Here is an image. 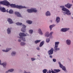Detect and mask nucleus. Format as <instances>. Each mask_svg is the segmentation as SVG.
<instances>
[{"label": "nucleus", "instance_id": "f257e3e1", "mask_svg": "<svg viewBox=\"0 0 73 73\" xmlns=\"http://www.w3.org/2000/svg\"><path fill=\"white\" fill-rule=\"evenodd\" d=\"M60 7H61L62 8V11H64V12H62L64 15H71V13H70V11H69L68 9L65 8L64 6H60Z\"/></svg>", "mask_w": 73, "mask_h": 73}, {"label": "nucleus", "instance_id": "f03ea898", "mask_svg": "<svg viewBox=\"0 0 73 73\" xmlns=\"http://www.w3.org/2000/svg\"><path fill=\"white\" fill-rule=\"evenodd\" d=\"M9 5L12 8H16L18 9L26 8V7L25 6L23 7L22 6H19L18 5H16L15 4H10Z\"/></svg>", "mask_w": 73, "mask_h": 73}, {"label": "nucleus", "instance_id": "7ed1b4c3", "mask_svg": "<svg viewBox=\"0 0 73 73\" xmlns=\"http://www.w3.org/2000/svg\"><path fill=\"white\" fill-rule=\"evenodd\" d=\"M26 36L27 35L25 33H20L19 34V36H20L19 38H22V40L23 41H25V38H23V36H24V37H25V36Z\"/></svg>", "mask_w": 73, "mask_h": 73}, {"label": "nucleus", "instance_id": "20e7f679", "mask_svg": "<svg viewBox=\"0 0 73 73\" xmlns=\"http://www.w3.org/2000/svg\"><path fill=\"white\" fill-rule=\"evenodd\" d=\"M0 3L1 4H2L4 5H6V6H8V5H9V3L8 2V1L5 0L1 2Z\"/></svg>", "mask_w": 73, "mask_h": 73}, {"label": "nucleus", "instance_id": "39448f33", "mask_svg": "<svg viewBox=\"0 0 73 73\" xmlns=\"http://www.w3.org/2000/svg\"><path fill=\"white\" fill-rule=\"evenodd\" d=\"M27 11L28 13H32V12L36 13L37 12L36 9L35 8H31V9H28Z\"/></svg>", "mask_w": 73, "mask_h": 73}, {"label": "nucleus", "instance_id": "423d86ee", "mask_svg": "<svg viewBox=\"0 0 73 73\" xmlns=\"http://www.w3.org/2000/svg\"><path fill=\"white\" fill-rule=\"evenodd\" d=\"M59 44H60V42H56L55 43V46L54 48L55 50L56 51L59 50H60V48H58V46Z\"/></svg>", "mask_w": 73, "mask_h": 73}, {"label": "nucleus", "instance_id": "0eeeda50", "mask_svg": "<svg viewBox=\"0 0 73 73\" xmlns=\"http://www.w3.org/2000/svg\"><path fill=\"white\" fill-rule=\"evenodd\" d=\"M58 63L59 64L60 67L62 68V70H66V68H65V67L63 66V65L61 64L60 63V62H58Z\"/></svg>", "mask_w": 73, "mask_h": 73}, {"label": "nucleus", "instance_id": "6e6552de", "mask_svg": "<svg viewBox=\"0 0 73 73\" xmlns=\"http://www.w3.org/2000/svg\"><path fill=\"white\" fill-rule=\"evenodd\" d=\"M23 27L21 29V31L22 32H24L25 33V31H26V26H25V25H23Z\"/></svg>", "mask_w": 73, "mask_h": 73}, {"label": "nucleus", "instance_id": "1a4fd4ad", "mask_svg": "<svg viewBox=\"0 0 73 73\" xmlns=\"http://www.w3.org/2000/svg\"><path fill=\"white\" fill-rule=\"evenodd\" d=\"M54 71L53 70H52L51 71V73H58V72H60L61 70L59 69H54Z\"/></svg>", "mask_w": 73, "mask_h": 73}, {"label": "nucleus", "instance_id": "9d476101", "mask_svg": "<svg viewBox=\"0 0 73 73\" xmlns=\"http://www.w3.org/2000/svg\"><path fill=\"white\" fill-rule=\"evenodd\" d=\"M48 53L49 55H51V54H52L53 53V48H52L51 49L48 51Z\"/></svg>", "mask_w": 73, "mask_h": 73}, {"label": "nucleus", "instance_id": "9b49d317", "mask_svg": "<svg viewBox=\"0 0 73 73\" xmlns=\"http://www.w3.org/2000/svg\"><path fill=\"white\" fill-rule=\"evenodd\" d=\"M72 5L68 3L66 5H65V7L66 8H67L69 9L71 8V7H72Z\"/></svg>", "mask_w": 73, "mask_h": 73}, {"label": "nucleus", "instance_id": "f8f14e48", "mask_svg": "<svg viewBox=\"0 0 73 73\" xmlns=\"http://www.w3.org/2000/svg\"><path fill=\"white\" fill-rule=\"evenodd\" d=\"M68 30H69V28H65L64 29H61V31L62 32H66L67 31H68Z\"/></svg>", "mask_w": 73, "mask_h": 73}, {"label": "nucleus", "instance_id": "ddd939ff", "mask_svg": "<svg viewBox=\"0 0 73 73\" xmlns=\"http://www.w3.org/2000/svg\"><path fill=\"white\" fill-rule=\"evenodd\" d=\"M15 14L18 17H21V15L20 14V13L19 12H15Z\"/></svg>", "mask_w": 73, "mask_h": 73}, {"label": "nucleus", "instance_id": "4468645a", "mask_svg": "<svg viewBox=\"0 0 73 73\" xmlns=\"http://www.w3.org/2000/svg\"><path fill=\"white\" fill-rule=\"evenodd\" d=\"M0 65H3V67H5V66L6 65H7V63L5 62H4L2 64H1V60H0Z\"/></svg>", "mask_w": 73, "mask_h": 73}, {"label": "nucleus", "instance_id": "2eb2a0df", "mask_svg": "<svg viewBox=\"0 0 73 73\" xmlns=\"http://www.w3.org/2000/svg\"><path fill=\"white\" fill-rule=\"evenodd\" d=\"M45 36L46 37H49L50 36V34H49V32H46V33L45 34Z\"/></svg>", "mask_w": 73, "mask_h": 73}, {"label": "nucleus", "instance_id": "dca6fc26", "mask_svg": "<svg viewBox=\"0 0 73 73\" xmlns=\"http://www.w3.org/2000/svg\"><path fill=\"white\" fill-rule=\"evenodd\" d=\"M0 9L1 11L2 12H6V10H5V9L4 7L0 8Z\"/></svg>", "mask_w": 73, "mask_h": 73}, {"label": "nucleus", "instance_id": "f3484780", "mask_svg": "<svg viewBox=\"0 0 73 73\" xmlns=\"http://www.w3.org/2000/svg\"><path fill=\"white\" fill-rule=\"evenodd\" d=\"M7 21H8V22H9L10 24H12V23H13V22L11 19L9 18L8 19H7Z\"/></svg>", "mask_w": 73, "mask_h": 73}, {"label": "nucleus", "instance_id": "a211bd4d", "mask_svg": "<svg viewBox=\"0 0 73 73\" xmlns=\"http://www.w3.org/2000/svg\"><path fill=\"white\" fill-rule=\"evenodd\" d=\"M11 48H7L6 49V50H2V51H3V52H8L9 51V50H11Z\"/></svg>", "mask_w": 73, "mask_h": 73}, {"label": "nucleus", "instance_id": "6ab92c4d", "mask_svg": "<svg viewBox=\"0 0 73 73\" xmlns=\"http://www.w3.org/2000/svg\"><path fill=\"white\" fill-rule=\"evenodd\" d=\"M60 21V19L58 17H57L56 19V21L57 23H59Z\"/></svg>", "mask_w": 73, "mask_h": 73}, {"label": "nucleus", "instance_id": "aec40b11", "mask_svg": "<svg viewBox=\"0 0 73 73\" xmlns=\"http://www.w3.org/2000/svg\"><path fill=\"white\" fill-rule=\"evenodd\" d=\"M44 44V41H43L40 43L39 45L40 47H41Z\"/></svg>", "mask_w": 73, "mask_h": 73}, {"label": "nucleus", "instance_id": "412c9836", "mask_svg": "<svg viewBox=\"0 0 73 73\" xmlns=\"http://www.w3.org/2000/svg\"><path fill=\"white\" fill-rule=\"evenodd\" d=\"M46 15L47 16H50V13L49 11H47L46 13Z\"/></svg>", "mask_w": 73, "mask_h": 73}, {"label": "nucleus", "instance_id": "4be33fe9", "mask_svg": "<svg viewBox=\"0 0 73 73\" xmlns=\"http://www.w3.org/2000/svg\"><path fill=\"white\" fill-rule=\"evenodd\" d=\"M12 29L11 28V29H9V28H8L7 30V33L8 34H10L11 33V29Z\"/></svg>", "mask_w": 73, "mask_h": 73}, {"label": "nucleus", "instance_id": "5701e85b", "mask_svg": "<svg viewBox=\"0 0 73 73\" xmlns=\"http://www.w3.org/2000/svg\"><path fill=\"white\" fill-rule=\"evenodd\" d=\"M38 31L39 32V33L41 35H43V33H42V31L41 30V29H38Z\"/></svg>", "mask_w": 73, "mask_h": 73}, {"label": "nucleus", "instance_id": "b1692460", "mask_svg": "<svg viewBox=\"0 0 73 73\" xmlns=\"http://www.w3.org/2000/svg\"><path fill=\"white\" fill-rule=\"evenodd\" d=\"M66 43L67 45H70V40H67L66 41Z\"/></svg>", "mask_w": 73, "mask_h": 73}, {"label": "nucleus", "instance_id": "393cba45", "mask_svg": "<svg viewBox=\"0 0 73 73\" xmlns=\"http://www.w3.org/2000/svg\"><path fill=\"white\" fill-rule=\"evenodd\" d=\"M14 70H13V69H10V70H9L8 71H6V73H8V72H13V71Z\"/></svg>", "mask_w": 73, "mask_h": 73}, {"label": "nucleus", "instance_id": "a878e982", "mask_svg": "<svg viewBox=\"0 0 73 73\" xmlns=\"http://www.w3.org/2000/svg\"><path fill=\"white\" fill-rule=\"evenodd\" d=\"M41 41V40H36L35 41V43L37 44L38 43L40 42Z\"/></svg>", "mask_w": 73, "mask_h": 73}, {"label": "nucleus", "instance_id": "bb28decb", "mask_svg": "<svg viewBox=\"0 0 73 73\" xmlns=\"http://www.w3.org/2000/svg\"><path fill=\"white\" fill-rule=\"evenodd\" d=\"M27 23L29 24H32V21H31L28 20L27 21Z\"/></svg>", "mask_w": 73, "mask_h": 73}, {"label": "nucleus", "instance_id": "cd10ccee", "mask_svg": "<svg viewBox=\"0 0 73 73\" xmlns=\"http://www.w3.org/2000/svg\"><path fill=\"white\" fill-rule=\"evenodd\" d=\"M9 12L10 14H12L13 13V11L12 9H10L9 11Z\"/></svg>", "mask_w": 73, "mask_h": 73}, {"label": "nucleus", "instance_id": "c85d7f7f", "mask_svg": "<svg viewBox=\"0 0 73 73\" xmlns=\"http://www.w3.org/2000/svg\"><path fill=\"white\" fill-rule=\"evenodd\" d=\"M16 52H13L11 53V55L12 56H15L16 54Z\"/></svg>", "mask_w": 73, "mask_h": 73}, {"label": "nucleus", "instance_id": "c756f323", "mask_svg": "<svg viewBox=\"0 0 73 73\" xmlns=\"http://www.w3.org/2000/svg\"><path fill=\"white\" fill-rule=\"evenodd\" d=\"M53 27H54V25H52L50 26V30L51 31L52 30V28Z\"/></svg>", "mask_w": 73, "mask_h": 73}, {"label": "nucleus", "instance_id": "7c9ffc66", "mask_svg": "<svg viewBox=\"0 0 73 73\" xmlns=\"http://www.w3.org/2000/svg\"><path fill=\"white\" fill-rule=\"evenodd\" d=\"M20 44L21 46H24V45H25V43L24 42H22Z\"/></svg>", "mask_w": 73, "mask_h": 73}, {"label": "nucleus", "instance_id": "2f4dec72", "mask_svg": "<svg viewBox=\"0 0 73 73\" xmlns=\"http://www.w3.org/2000/svg\"><path fill=\"white\" fill-rule=\"evenodd\" d=\"M16 24L17 25H22L23 24L22 23L18 22L16 23Z\"/></svg>", "mask_w": 73, "mask_h": 73}, {"label": "nucleus", "instance_id": "473e14b6", "mask_svg": "<svg viewBox=\"0 0 73 73\" xmlns=\"http://www.w3.org/2000/svg\"><path fill=\"white\" fill-rule=\"evenodd\" d=\"M42 72L43 73H46V72H47V70L44 69L43 70Z\"/></svg>", "mask_w": 73, "mask_h": 73}, {"label": "nucleus", "instance_id": "72a5a7b5", "mask_svg": "<svg viewBox=\"0 0 73 73\" xmlns=\"http://www.w3.org/2000/svg\"><path fill=\"white\" fill-rule=\"evenodd\" d=\"M46 42H49L50 41V38H47L46 40Z\"/></svg>", "mask_w": 73, "mask_h": 73}, {"label": "nucleus", "instance_id": "f704fd0d", "mask_svg": "<svg viewBox=\"0 0 73 73\" xmlns=\"http://www.w3.org/2000/svg\"><path fill=\"white\" fill-rule=\"evenodd\" d=\"M29 32L30 34H32L33 33V30H31L29 31Z\"/></svg>", "mask_w": 73, "mask_h": 73}, {"label": "nucleus", "instance_id": "c9c22d12", "mask_svg": "<svg viewBox=\"0 0 73 73\" xmlns=\"http://www.w3.org/2000/svg\"><path fill=\"white\" fill-rule=\"evenodd\" d=\"M53 33V32H51L50 33V38H51L52 37V34Z\"/></svg>", "mask_w": 73, "mask_h": 73}, {"label": "nucleus", "instance_id": "e433bc0d", "mask_svg": "<svg viewBox=\"0 0 73 73\" xmlns=\"http://www.w3.org/2000/svg\"><path fill=\"white\" fill-rule=\"evenodd\" d=\"M31 60L32 61H33L35 60H36V59L34 58H31Z\"/></svg>", "mask_w": 73, "mask_h": 73}, {"label": "nucleus", "instance_id": "4c0bfd02", "mask_svg": "<svg viewBox=\"0 0 73 73\" xmlns=\"http://www.w3.org/2000/svg\"><path fill=\"white\" fill-rule=\"evenodd\" d=\"M53 61L54 62H56V60L55 59H53Z\"/></svg>", "mask_w": 73, "mask_h": 73}, {"label": "nucleus", "instance_id": "58836bf2", "mask_svg": "<svg viewBox=\"0 0 73 73\" xmlns=\"http://www.w3.org/2000/svg\"><path fill=\"white\" fill-rule=\"evenodd\" d=\"M36 49H37V50H40V48H39V47H37Z\"/></svg>", "mask_w": 73, "mask_h": 73}, {"label": "nucleus", "instance_id": "ea45409f", "mask_svg": "<svg viewBox=\"0 0 73 73\" xmlns=\"http://www.w3.org/2000/svg\"><path fill=\"white\" fill-rule=\"evenodd\" d=\"M18 41L19 42H21V40L20 39H19Z\"/></svg>", "mask_w": 73, "mask_h": 73}, {"label": "nucleus", "instance_id": "a19ab883", "mask_svg": "<svg viewBox=\"0 0 73 73\" xmlns=\"http://www.w3.org/2000/svg\"><path fill=\"white\" fill-rule=\"evenodd\" d=\"M49 57L50 58H52V55H50Z\"/></svg>", "mask_w": 73, "mask_h": 73}, {"label": "nucleus", "instance_id": "79ce46f5", "mask_svg": "<svg viewBox=\"0 0 73 73\" xmlns=\"http://www.w3.org/2000/svg\"><path fill=\"white\" fill-rule=\"evenodd\" d=\"M24 73H30V72H27L26 71H25V72H24Z\"/></svg>", "mask_w": 73, "mask_h": 73}, {"label": "nucleus", "instance_id": "37998d69", "mask_svg": "<svg viewBox=\"0 0 73 73\" xmlns=\"http://www.w3.org/2000/svg\"><path fill=\"white\" fill-rule=\"evenodd\" d=\"M6 12L7 13H8L9 12L8 11V9H7V10H6Z\"/></svg>", "mask_w": 73, "mask_h": 73}, {"label": "nucleus", "instance_id": "c03bdc74", "mask_svg": "<svg viewBox=\"0 0 73 73\" xmlns=\"http://www.w3.org/2000/svg\"><path fill=\"white\" fill-rule=\"evenodd\" d=\"M49 73H51V71L50 70L49 71Z\"/></svg>", "mask_w": 73, "mask_h": 73}, {"label": "nucleus", "instance_id": "a18cd8bd", "mask_svg": "<svg viewBox=\"0 0 73 73\" xmlns=\"http://www.w3.org/2000/svg\"><path fill=\"white\" fill-rule=\"evenodd\" d=\"M50 21L51 23H52V20H50Z\"/></svg>", "mask_w": 73, "mask_h": 73}, {"label": "nucleus", "instance_id": "49530a36", "mask_svg": "<svg viewBox=\"0 0 73 73\" xmlns=\"http://www.w3.org/2000/svg\"><path fill=\"white\" fill-rule=\"evenodd\" d=\"M38 56V57H40V56L39 55H37Z\"/></svg>", "mask_w": 73, "mask_h": 73}, {"label": "nucleus", "instance_id": "de8ad7c7", "mask_svg": "<svg viewBox=\"0 0 73 73\" xmlns=\"http://www.w3.org/2000/svg\"><path fill=\"white\" fill-rule=\"evenodd\" d=\"M72 3H73V1H72Z\"/></svg>", "mask_w": 73, "mask_h": 73}, {"label": "nucleus", "instance_id": "09e8293b", "mask_svg": "<svg viewBox=\"0 0 73 73\" xmlns=\"http://www.w3.org/2000/svg\"><path fill=\"white\" fill-rule=\"evenodd\" d=\"M28 36V35H27Z\"/></svg>", "mask_w": 73, "mask_h": 73}, {"label": "nucleus", "instance_id": "8fccbe9b", "mask_svg": "<svg viewBox=\"0 0 73 73\" xmlns=\"http://www.w3.org/2000/svg\"><path fill=\"white\" fill-rule=\"evenodd\" d=\"M26 35H27V34H26Z\"/></svg>", "mask_w": 73, "mask_h": 73}, {"label": "nucleus", "instance_id": "3c124183", "mask_svg": "<svg viewBox=\"0 0 73 73\" xmlns=\"http://www.w3.org/2000/svg\"><path fill=\"white\" fill-rule=\"evenodd\" d=\"M1 8H0V9Z\"/></svg>", "mask_w": 73, "mask_h": 73}, {"label": "nucleus", "instance_id": "603ef678", "mask_svg": "<svg viewBox=\"0 0 73 73\" xmlns=\"http://www.w3.org/2000/svg\"><path fill=\"white\" fill-rule=\"evenodd\" d=\"M0 46H1L0 45Z\"/></svg>", "mask_w": 73, "mask_h": 73}]
</instances>
